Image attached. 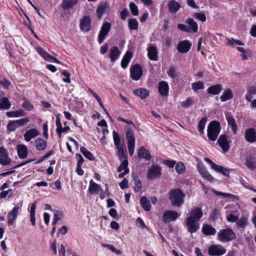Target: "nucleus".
<instances>
[{"label": "nucleus", "instance_id": "nucleus-1", "mask_svg": "<svg viewBox=\"0 0 256 256\" xmlns=\"http://www.w3.org/2000/svg\"><path fill=\"white\" fill-rule=\"evenodd\" d=\"M203 212L200 208H196L191 210L186 220L188 231L190 234L196 232L200 228L198 221L202 218Z\"/></svg>", "mask_w": 256, "mask_h": 256}, {"label": "nucleus", "instance_id": "nucleus-2", "mask_svg": "<svg viewBox=\"0 0 256 256\" xmlns=\"http://www.w3.org/2000/svg\"><path fill=\"white\" fill-rule=\"evenodd\" d=\"M185 194L180 188L171 190L169 192V198L172 206L180 207L184 203Z\"/></svg>", "mask_w": 256, "mask_h": 256}, {"label": "nucleus", "instance_id": "nucleus-3", "mask_svg": "<svg viewBox=\"0 0 256 256\" xmlns=\"http://www.w3.org/2000/svg\"><path fill=\"white\" fill-rule=\"evenodd\" d=\"M218 239L222 242H226L235 240L236 238L233 230L226 228L220 230L217 234Z\"/></svg>", "mask_w": 256, "mask_h": 256}, {"label": "nucleus", "instance_id": "nucleus-4", "mask_svg": "<svg viewBox=\"0 0 256 256\" xmlns=\"http://www.w3.org/2000/svg\"><path fill=\"white\" fill-rule=\"evenodd\" d=\"M220 129L219 122L216 120L211 122L208 127V137L210 140L215 141L220 132Z\"/></svg>", "mask_w": 256, "mask_h": 256}, {"label": "nucleus", "instance_id": "nucleus-5", "mask_svg": "<svg viewBox=\"0 0 256 256\" xmlns=\"http://www.w3.org/2000/svg\"><path fill=\"white\" fill-rule=\"evenodd\" d=\"M226 252V249L220 244H212L208 250V254L212 256H220Z\"/></svg>", "mask_w": 256, "mask_h": 256}, {"label": "nucleus", "instance_id": "nucleus-6", "mask_svg": "<svg viewBox=\"0 0 256 256\" xmlns=\"http://www.w3.org/2000/svg\"><path fill=\"white\" fill-rule=\"evenodd\" d=\"M142 68L139 64H135L131 66L130 74L131 78L134 80H138L142 75Z\"/></svg>", "mask_w": 256, "mask_h": 256}, {"label": "nucleus", "instance_id": "nucleus-7", "mask_svg": "<svg viewBox=\"0 0 256 256\" xmlns=\"http://www.w3.org/2000/svg\"><path fill=\"white\" fill-rule=\"evenodd\" d=\"M180 214L178 212L172 210H166L162 216V220L165 223L174 221L179 216Z\"/></svg>", "mask_w": 256, "mask_h": 256}, {"label": "nucleus", "instance_id": "nucleus-8", "mask_svg": "<svg viewBox=\"0 0 256 256\" xmlns=\"http://www.w3.org/2000/svg\"><path fill=\"white\" fill-rule=\"evenodd\" d=\"M110 28L111 24L108 22H106L102 24L98 35L99 43L101 44L104 42L106 36L110 32Z\"/></svg>", "mask_w": 256, "mask_h": 256}, {"label": "nucleus", "instance_id": "nucleus-9", "mask_svg": "<svg viewBox=\"0 0 256 256\" xmlns=\"http://www.w3.org/2000/svg\"><path fill=\"white\" fill-rule=\"evenodd\" d=\"M12 161L6 150L3 147H0V164L2 166H8L10 164Z\"/></svg>", "mask_w": 256, "mask_h": 256}, {"label": "nucleus", "instance_id": "nucleus-10", "mask_svg": "<svg viewBox=\"0 0 256 256\" xmlns=\"http://www.w3.org/2000/svg\"><path fill=\"white\" fill-rule=\"evenodd\" d=\"M161 174V168L158 165H154L149 168L147 176L149 179L156 178Z\"/></svg>", "mask_w": 256, "mask_h": 256}, {"label": "nucleus", "instance_id": "nucleus-11", "mask_svg": "<svg viewBox=\"0 0 256 256\" xmlns=\"http://www.w3.org/2000/svg\"><path fill=\"white\" fill-rule=\"evenodd\" d=\"M244 138L250 143L256 142V130L252 128L246 129L244 132Z\"/></svg>", "mask_w": 256, "mask_h": 256}, {"label": "nucleus", "instance_id": "nucleus-12", "mask_svg": "<svg viewBox=\"0 0 256 256\" xmlns=\"http://www.w3.org/2000/svg\"><path fill=\"white\" fill-rule=\"evenodd\" d=\"M91 19L89 16H85L80 20V26L83 32H89L92 28Z\"/></svg>", "mask_w": 256, "mask_h": 256}, {"label": "nucleus", "instance_id": "nucleus-13", "mask_svg": "<svg viewBox=\"0 0 256 256\" xmlns=\"http://www.w3.org/2000/svg\"><path fill=\"white\" fill-rule=\"evenodd\" d=\"M38 53L46 61L50 62H54L57 64H60V62L56 58L53 57L49 54L47 53L42 48L38 47L36 48Z\"/></svg>", "mask_w": 256, "mask_h": 256}, {"label": "nucleus", "instance_id": "nucleus-14", "mask_svg": "<svg viewBox=\"0 0 256 256\" xmlns=\"http://www.w3.org/2000/svg\"><path fill=\"white\" fill-rule=\"evenodd\" d=\"M192 46V44L188 40L180 41L178 45L177 49L180 53H186L189 51Z\"/></svg>", "mask_w": 256, "mask_h": 256}, {"label": "nucleus", "instance_id": "nucleus-15", "mask_svg": "<svg viewBox=\"0 0 256 256\" xmlns=\"http://www.w3.org/2000/svg\"><path fill=\"white\" fill-rule=\"evenodd\" d=\"M218 142L224 152H226L230 148V145L227 136L224 134L220 136L218 140Z\"/></svg>", "mask_w": 256, "mask_h": 256}, {"label": "nucleus", "instance_id": "nucleus-16", "mask_svg": "<svg viewBox=\"0 0 256 256\" xmlns=\"http://www.w3.org/2000/svg\"><path fill=\"white\" fill-rule=\"evenodd\" d=\"M256 157L254 154L248 155L246 158V165L251 170L256 168Z\"/></svg>", "mask_w": 256, "mask_h": 256}, {"label": "nucleus", "instance_id": "nucleus-17", "mask_svg": "<svg viewBox=\"0 0 256 256\" xmlns=\"http://www.w3.org/2000/svg\"><path fill=\"white\" fill-rule=\"evenodd\" d=\"M120 53L121 52L118 46H112L110 48L108 52L109 58L110 59L111 62H114L116 61L119 58Z\"/></svg>", "mask_w": 256, "mask_h": 256}, {"label": "nucleus", "instance_id": "nucleus-18", "mask_svg": "<svg viewBox=\"0 0 256 256\" xmlns=\"http://www.w3.org/2000/svg\"><path fill=\"white\" fill-rule=\"evenodd\" d=\"M121 164L118 167V171L120 172L118 177L123 178L126 174L128 173L129 169L128 168V161L127 160H123Z\"/></svg>", "mask_w": 256, "mask_h": 256}, {"label": "nucleus", "instance_id": "nucleus-19", "mask_svg": "<svg viewBox=\"0 0 256 256\" xmlns=\"http://www.w3.org/2000/svg\"><path fill=\"white\" fill-rule=\"evenodd\" d=\"M198 170L204 178L210 182L213 180L214 178L209 174L206 168L202 164L198 165Z\"/></svg>", "mask_w": 256, "mask_h": 256}, {"label": "nucleus", "instance_id": "nucleus-20", "mask_svg": "<svg viewBox=\"0 0 256 256\" xmlns=\"http://www.w3.org/2000/svg\"><path fill=\"white\" fill-rule=\"evenodd\" d=\"M19 206H16L8 213V225L11 226L13 224L14 220L18 214Z\"/></svg>", "mask_w": 256, "mask_h": 256}, {"label": "nucleus", "instance_id": "nucleus-21", "mask_svg": "<svg viewBox=\"0 0 256 256\" xmlns=\"http://www.w3.org/2000/svg\"><path fill=\"white\" fill-rule=\"evenodd\" d=\"M138 156L140 159H144L146 161L150 160L152 156L150 152L144 146H142L138 150Z\"/></svg>", "mask_w": 256, "mask_h": 256}, {"label": "nucleus", "instance_id": "nucleus-22", "mask_svg": "<svg viewBox=\"0 0 256 256\" xmlns=\"http://www.w3.org/2000/svg\"><path fill=\"white\" fill-rule=\"evenodd\" d=\"M202 232L206 236H214L216 234V230L212 225L204 224L202 227Z\"/></svg>", "mask_w": 256, "mask_h": 256}, {"label": "nucleus", "instance_id": "nucleus-23", "mask_svg": "<svg viewBox=\"0 0 256 256\" xmlns=\"http://www.w3.org/2000/svg\"><path fill=\"white\" fill-rule=\"evenodd\" d=\"M168 6L170 13L176 14L180 8V4L175 0H170L168 4Z\"/></svg>", "mask_w": 256, "mask_h": 256}, {"label": "nucleus", "instance_id": "nucleus-24", "mask_svg": "<svg viewBox=\"0 0 256 256\" xmlns=\"http://www.w3.org/2000/svg\"><path fill=\"white\" fill-rule=\"evenodd\" d=\"M226 116L228 124L229 126H231L234 134H236L238 127L235 120L232 116L228 113L226 114Z\"/></svg>", "mask_w": 256, "mask_h": 256}, {"label": "nucleus", "instance_id": "nucleus-25", "mask_svg": "<svg viewBox=\"0 0 256 256\" xmlns=\"http://www.w3.org/2000/svg\"><path fill=\"white\" fill-rule=\"evenodd\" d=\"M168 86L166 82L162 81L158 84V92L162 96H166L168 92Z\"/></svg>", "mask_w": 256, "mask_h": 256}, {"label": "nucleus", "instance_id": "nucleus-26", "mask_svg": "<svg viewBox=\"0 0 256 256\" xmlns=\"http://www.w3.org/2000/svg\"><path fill=\"white\" fill-rule=\"evenodd\" d=\"M133 93L134 95L138 96L142 99L146 98L150 94L149 91L147 89L144 88H140L135 90L133 91Z\"/></svg>", "mask_w": 256, "mask_h": 256}, {"label": "nucleus", "instance_id": "nucleus-27", "mask_svg": "<svg viewBox=\"0 0 256 256\" xmlns=\"http://www.w3.org/2000/svg\"><path fill=\"white\" fill-rule=\"evenodd\" d=\"M158 50L156 46H150L148 48V58L152 60L156 61L158 60Z\"/></svg>", "mask_w": 256, "mask_h": 256}, {"label": "nucleus", "instance_id": "nucleus-28", "mask_svg": "<svg viewBox=\"0 0 256 256\" xmlns=\"http://www.w3.org/2000/svg\"><path fill=\"white\" fill-rule=\"evenodd\" d=\"M18 154L20 158L24 159L28 156L27 147L24 144H18L17 146Z\"/></svg>", "mask_w": 256, "mask_h": 256}, {"label": "nucleus", "instance_id": "nucleus-29", "mask_svg": "<svg viewBox=\"0 0 256 256\" xmlns=\"http://www.w3.org/2000/svg\"><path fill=\"white\" fill-rule=\"evenodd\" d=\"M39 134L37 130L34 128L30 129V130H28L25 134H24V140L26 142L30 141L32 138H35Z\"/></svg>", "mask_w": 256, "mask_h": 256}, {"label": "nucleus", "instance_id": "nucleus-30", "mask_svg": "<svg viewBox=\"0 0 256 256\" xmlns=\"http://www.w3.org/2000/svg\"><path fill=\"white\" fill-rule=\"evenodd\" d=\"M132 57V53L130 51H127L121 62V66L123 68H126Z\"/></svg>", "mask_w": 256, "mask_h": 256}, {"label": "nucleus", "instance_id": "nucleus-31", "mask_svg": "<svg viewBox=\"0 0 256 256\" xmlns=\"http://www.w3.org/2000/svg\"><path fill=\"white\" fill-rule=\"evenodd\" d=\"M101 190L100 186L92 180L90 181L89 192L90 194H98Z\"/></svg>", "mask_w": 256, "mask_h": 256}, {"label": "nucleus", "instance_id": "nucleus-32", "mask_svg": "<svg viewBox=\"0 0 256 256\" xmlns=\"http://www.w3.org/2000/svg\"><path fill=\"white\" fill-rule=\"evenodd\" d=\"M117 148V154L120 160H127L126 156V146L124 145H121L116 146Z\"/></svg>", "mask_w": 256, "mask_h": 256}, {"label": "nucleus", "instance_id": "nucleus-33", "mask_svg": "<svg viewBox=\"0 0 256 256\" xmlns=\"http://www.w3.org/2000/svg\"><path fill=\"white\" fill-rule=\"evenodd\" d=\"M78 2V0H63L61 6L64 10L72 8Z\"/></svg>", "mask_w": 256, "mask_h": 256}, {"label": "nucleus", "instance_id": "nucleus-34", "mask_svg": "<svg viewBox=\"0 0 256 256\" xmlns=\"http://www.w3.org/2000/svg\"><path fill=\"white\" fill-rule=\"evenodd\" d=\"M222 90V85L218 84L210 86L208 89V92L212 94H218Z\"/></svg>", "mask_w": 256, "mask_h": 256}, {"label": "nucleus", "instance_id": "nucleus-35", "mask_svg": "<svg viewBox=\"0 0 256 256\" xmlns=\"http://www.w3.org/2000/svg\"><path fill=\"white\" fill-rule=\"evenodd\" d=\"M186 23L189 26L190 32L194 33L197 32L198 30V26L196 22L192 18H188L186 20Z\"/></svg>", "mask_w": 256, "mask_h": 256}, {"label": "nucleus", "instance_id": "nucleus-36", "mask_svg": "<svg viewBox=\"0 0 256 256\" xmlns=\"http://www.w3.org/2000/svg\"><path fill=\"white\" fill-rule=\"evenodd\" d=\"M36 148L38 150H44L47 146V142L42 138H38L36 141Z\"/></svg>", "mask_w": 256, "mask_h": 256}, {"label": "nucleus", "instance_id": "nucleus-37", "mask_svg": "<svg viewBox=\"0 0 256 256\" xmlns=\"http://www.w3.org/2000/svg\"><path fill=\"white\" fill-rule=\"evenodd\" d=\"M140 203L144 208V210L146 211H149L151 208V204L149 200L146 196H142L140 200Z\"/></svg>", "mask_w": 256, "mask_h": 256}, {"label": "nucleus", "instance_id": "nucleus-38", "mask_svg": "<svg viewBox=\"0 0 256 256\" xmlns=\"http://www.w3.org/2000/svg\"><path fill=\"white\" fill-rule=\"evenodd\" d=\"M232 91L230 89H227L223 92L222 94L220 96V99L222 102H226L232 98Z\"/></svg>", "mask_w": 256, "mask_h": 256}, {"label": "nucleus", "instance_id": "nucleus-39", "mask_svg": "<svg viewBox=\"0 0 256 256\" xmlns=\"http://www.w3.org/2000/svg\"><path fill=\"white\" fill-rule=\"evenodd\" d=\"M6 115L8 118H17L24 116V112L22 110L8 112L6 113Z\"/></svg>", "mask_w": 256, "mask_h": 256}, {"label": "nucleus", "instance_id": "nucleus-40", "mask_svg": "<svg viewBox=\"0 0 256 256\" xmlns=\"http://www.w3.org/2000/svg\"><path fill=\"white\" fill-rule=\"evenodd\" d=\"M80 152L88 160H94V156L92 154L87 150L84 147L81 146L80 148Z\"/></svg>", "mask_w": 256, "mask_h": 256}, {"label": "nucleus", "instance_id": "nucleus-41", "mask_svg": "<svg viewBox=\"0 0 256 256\" xmlns=\"http://www.w3.org/2000/svg\"><path fill=\"white\" fill-rule=\"evenodd\" d=\"M11 104L7 98H3L0 101V110H8L10 108Z\"/></svg>", "mask_w": 256, "mask_h": 256}, {"label": "nucleus", "instance_id": "nucleus-42", "mask_svg": "<svg viewBox=\"0 0 256 256\" xmlns=\"http://www.w3.org/2000/svg\"><path fill=\"white\" fill-rule=\"evenodd\" d=\"M126 130V138L128 142H135V138L134 137V134L132 130L130 128L126 126L125 128Z\"/></svg>", "mask_w": 256, "mask_h": 256}, {"label": "nucleus", "instance_id": "nucleus-43", "mask_svg": "<svg viewBox=\"0 0 256 256\" xmlns=\"http://www.w3.org/2000/svg\"><path fill=\"white\" fill-rule=\"evenodd\" d=\"M214 170L218 172L221 173L226 176H228L230 174V170L228 169L219 165H217Z\"/></svg>", "mask_w": 256, "mask_h": 256}, {"label": "nucleus", "instance_id": "nucleus-44", "mask_svg": "<svg viewBox=\"0 0 256 256\" xmlns=\"http://www.w3.org/2000/svg\"><path fill=\"white\" fill-rule=\"evenodd\" d=\"M128 26L131 30H137L138 28V20L136 18H130L128 20Z\"/></svg>", "mask_w": 256, "mask_h": 256}, {"label": "nucleus", "instance_id": "nucleus-45", "mask_svg": "<svg viewBox=\"0 0 256 256\" xmlns=\"http://www.w3.org/2000/svg\"><path fill=\"white\" fill-rule=\"evenodd\" d=\"M208 118L206 117L202 118L198 122V130L200 134H202L204 133V130L205 127V124Z\"/></svg>", "mask_w": 256, "mask_h": 256}, {"label": "nucleus", "instance_id": "nucleus-46", "mask_svg": "<svg viewBox=\"0 0 256 256\" xmlns=\"http://www.w3.org/2000/svg\"><path fill=\"white\" fill-rule=\"evenodd\" d=\"M134 190L135 192H139L142 188V182L140 178L138 177H134Z\"/></svg>", "mask_w": 256, "mask_h": 256}, {"label": "nucleus", "instance_id": "nucleus-47", "mask_svg": "<svg viewBox=\"0 0 256 256\" xmlns=\"http://www.w3.org/2000/svg\"><path fill=\"white\" fill-rule=\"evenodd\" d=\"M106 5L104 4L100 5L96 10V15L98 19H100L106 9Z\"/></svg>", "mask_w": 256, "mask_h": 256}, {"label": "nucleus", "instance_id": "nucleus-48", "mask_svg": "<svg viewBox=\"0 0 256 256\" xmlns=\"http://www.w3.org/2000/svg\"><path fill=\"white\" fill-rule=\"evenodd\" d=\"M212 192L216 195L218 196H222L223 198H227V197L234 198V196H234V194H228V193H225V192H218V191L215 190L214 189H212Z\"/></svg>", "mask_w": 256, "mask_h": 256}, {"label": "nucleus", "instance_id": "nucleus-49", "mask_svg": "<svg viewBox=\"0 0 256 256\" xmlns=\"http://www.w3.org/2000/svg\"><path fill=\"white\" fill-rule=\"evenodd\" d=\"M129 6L131 12L133 15L138 16V6L134 2H130V3Z\"/></svg>", "mask_w": 256, "mask_h": 256}, {"label": "nucleus", "instance_id": "nucleus-50", "mask_svg": "<svg viewBox=\"0 0 256 256\" xmlns=\"http://www.w3.org/2000/svg\"><path fill=\"white\" fill-rule=\"evenodd\" d=\"M185 166L182 162H179L176 166V170L178 174H182L185 170Z\"/></svg>", "mask_w": 256, "mask_h": 256}, {"label": "nucleus", "instance_id": "nucleus-51", "mask_svg": "<svg viewBox=\"0 0 256 256\" xmlns=\"http://www.w3.org/2000/svg\"><path fill=\"white\" fill-rule=\"evenodd\" d=\"M18 127L16 120L10 121L8 125L7 128L10 132L14 131Z\"/></svg>", "mask_w": 256, "mask_h": 256}, {"label": "nucleus", "instance_id": "nucleus-52", "mask_svg": "<svg viewBox=\"0 0 256 256\" xmlns=\"http://www.w3.org/2000/svg\"><path fill=\"white\" fill-rule=\"evenodd\" d=\"M112 136L115 146H121L122 144H120V138L118 134L114 130L112 132Z\"/></svg>", "mask_w": 256, "mask_h": 256}, {"label": "nucleus", "instance_id": "nucleus-53", "mask_svg": "<svg viewBox=\"0 0 256 256\" xmlns=\"http://www.w3.org/2000/svg\"><path fill=\"white\" fill-rule=\"evenodd\" d=\"M26 110L30 111L34 109V106L28 100H24L22 106Z\"/></svg>", "mask_w": 256, "mask_h": 256}, {"label": "nucleus", "instance_id": "nucleus-54", "mask_svg": "<svg viewBox=\"0 0 256 256\" xmlns=\"http://www.w3.org/2000/svg\"><path fill=\"white\" fill-rule=\"evenodd\" d=\"M204 86L202 82H194L192 84V88L194 90L196 91L198 90H202L204 89Z\"/></svg>", "mask_w": 256, "mask_h": 256}, {"label": "nucleus", "instance_id": "nucleus-55", "mask_svg": "<svg viewBox=\"0 0 256 256\" xmlns=\"http://www.w3.org/2000/svg\"><path fill=\"white\" fill-rule=\"evenodd\" d=\"M192 104L193 101L192 98L190 97H188L186 99L185 101L182 102L181 106L185 108H188Z\"/></svg>", "mask_w": 256, "mask_h": 256}, {"label": "nucleus", "instance_id": "nucleus-56", "mask_svg": "<svg viewBox=\"0 0 256 256\" xmlns=\"http://www.w3.org/2000/svg\"><path fill=\"white\" fill-rule=\"evenodd\" d=\"M135 148V142H128V152L130 156H132L134 154Z\"/></svg>", "mask_w": 256, "mask_h": 256}, {"label": "nucleus", "instance_id": "nucleus-57", "mask_svg": "<svg viewBox=\"0 0 256 256\" xmlns=\"http://www.w3.org/2000/svg\"><path fill=\"white\" fill-rule=\"evenodd\" d=\"M247 218L242 217L238 221L236 224L240 228H244L248 224Z\"/></svg>", "mask_w": 256, "mask_h": 256}, {"label": "nucleus", "instance_id": "nucleus-58", "mask_svg": "<svg viewBox=\"0 0 256 256\" xmlns=\"http://www.w3.org/2000/svg\"><path fill=\"white\" fill-rule=\"evenodd\" d=\"M194 16L196 19L202 22H204L206 20V15L203 13L200 12H196L194 14Z\"/></svg>", "mask_w": 256, "mask_h": 256}, {"label": "nucleus", "instance_id": "nucleus-59", "mask_svg": "<svg viewBox=\"0 0 256 256\" xmlns=\"http://www.w3.org/2000/svg\"><path fill=\"white\" fill-rule=\"evenodd\" d=\"M226 220L229 222H234L238 220V216L234 215L232 213H230L227 214Z\"/></svg>", "mask_w": 256, "mask_h": 256}, {"label": "nucleus", "instance_id": "nucleus-60", "mask_svg": "<svg viewBox=\"0 0 256 256\" xmlns=\"http://www.w3.org/2000/svg\"><path fill=\"white\" fill-rule=\"evenodd\" d=\"M167 74L169 76L172 78H174L176 76V70L174 66L170 67L168 70L167 72Z\"/></svg>", "mask_w": 256, "mask_h": 256}, {"label": "nucleus", "instance_id": "nucleus-61", "mask_svg": "<svg viewBox=\"0 0 256 256\" xmlns=\"http://www.w3.org/2000/svg\"><path fill=\"white\" fill-rule=\"evenodd\" d=\"M16 123L18 124V126H24L26 123L30 122V119L28 118H22L20 120H16Z\"/></svg>", "mask_w": 256, "mask_h": 256}, {"label": "nucleus", "instance_id": "nucleus-62", "mask_svg": "<svg viewBox=\"0 0 256 256\" xmlns=\"http://www.w3.org/2000/svg\"><path fill=\"white\" fill-rule=\"evenodd\" d=\"M178 28L183 32H190V28L184 24H178Z\"/></svg>", "mask_w": 256, "mask_h": 256}, {"label": "nucleus", "instance_id": "nucleus-63", "mask_svg": "<svg viewBox=\"0 0 256 256\" xmlns=\"http://www.w3.org/2000/svg\"><path fill=\"white\" fill-rule=\"evenodd\" d=\"M220 214L218 210L214 209L212 212V217L214 220H218L220 218Z\"/></svg>", "mask_w": 256, "mask_h": 256}, {"label": "nucleus", "instance_id": "nucleus-64", "mask_svg": "<svg viewBox=\"0 0 256 256\" xmlns=\"http://www.w3.org/2000/svg\"><path fill=\"white\" fill-rule=\"evenodd\" d=\"M120 186L122 189L128 188V180L126 178H124L122 180L120 183Z\"/></svg>", "mask_w": 256, "mask_h": 256}]
</instances>
